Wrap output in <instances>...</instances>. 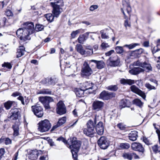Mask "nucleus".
Instances as JSON below:
<instances>
[{"mask_svg":"<svg viewBox=\"0 0 160 160\" xmlns=\"http://www.w3.org/2000/svg\"><path fill=\"white\" fill-rule=\"evenodd\" d=\"M74 91L76 96L79 97H82L84 96V92H85L84 89L80 88H76L74 89Z\"/></svg>","mask_w":160,"mask_h":160,"instance_id":"30","label":"nucleus"},{"mask_svg":"<svg viewBox=\"0 0 160 160\" xmlns=\"http://www.w3.org/2000/svg\"><path fill=\"white\" fill-rule=\"evenodd\" d=\"M100 33L101 34V38L102 39H108L109 37L106 33H104V30H102L100 31Z\"/></svg>","mask_w":160,"mask_h":160,"instance_id":"47","label":"nucleus"},{"mask_svg":"<svg viewBox=\"0 0 160 160\" xmlns=\"http://www.w3.org/2000/svg\"><path fill=\"white\" fill-rule=\"evenodd\" d=\"M121 10L123 13L124 18L126 20L124 21V25L127 29L128 27H130L131 24L129 20H130L131 12V8L130 5L128 4H127L126 6L124 7L123 8H122Z\"/></svg>","mask_w":160,"mask_h":160,"instance_id":"3","label":"nucleus"},{"mask_svg":"<svg viewBox=\"0 0 160 160\" xmlns=\"http://www.w3.org/2000/svg\"><path fill=\"white\" fill-rule=\"evenodd\" d=\"M101 46L104 49L107 48L109 47V45L107 43L103 42L102 43Z\"/></svg>","mask_w":160,"mask_h":160,"instance_id":"59","label":"nucleus"},{"mask_svg":"<svg viewBox=\"0 0 160 160\" xmlns=\"http://www.w3.org/2000/svg\"><path fill=\"white\" fill-rule=\"evenodd\" d=\"M139 44L138 43H132L129 45H126L125 46L128 48L129 49H132L135 47L137 46H138Z\"/></svg>","mask_w":160,"mask_h":160,"instance_id":"43","label":"nucleus"},{"mask_svg":"<svg viewBox=\"0 0 160 160\" xmlns=\"http://www.w3.org/2000/svg\"><path fill=\"white\" fill-rule=\"evenodd\" d=\"M158 60L157 61L156 66L158 69H160V56L158 58Z\"/></svg>","mask_w":160,"mask_h":160,"instance_id":"61","label":"nucleus"},{"mask_svg":"<svg viewBox=\"0 0 160 160\" xmlns=\"http://www.w3.org/2000/svg\"><path fill=\"white\" fill-rule=\"evenodd\" d=\"M99 117L95 116L93 118V120L91 119L89 120L87 122V128L95 129L97 122L98 121Z\"/></svg>","mask_w":160,"mask_h":160,"instance_id":"21","label":"nucleus"},{"mask_svg":"<svg viewBox=\"0 0 160 160\" xmlns=\"http://www.w3.org/2000/svg\"><path fill=\"white\" fill-rule=\"evenodd\" d=\"M18 152H16L14 154L13 158L12 159V160H17L18 158Z\"/></svg>","mask_w":160,"mask_h":160,"instance_id":"64","label":"nucleus"},{"mask_svg":"<svg viewBox=\"0 0 160 160\" xmlns=\"http://www.w3.org/2000/svg\"><path fill=\"white\" fill-rule=\"evenodd\" d=\"M116 52L118 53H121L123 52V48L121 46H117L115 48Z\"/></svg>","mask_w":160,"mask_h":160,"instance_id":"45","label":"nucleus"},{"mask_svg":"<svg viewBox=\"0 0 160 160\" xmlns=\"http://www.w3.org/2000/svg\"><path fill=\"white\" fill-rule=\"evenodd\" d=\"M6 19L5 17H3L2 18L1 21V22H0V24L2 26L5 25Z\"/></svg>","mask_w":160,"mask_h":160,"instance_id":"57","label":"nucleus"},{"mask_svg":"<svg viewBox=\"0 0 160 160\" xmlns=\"http://www.w3.org/2000/svg\"><path fill=\"white\" fill-rule=\"evenodd\" d=\"M145 87L148 89L149 90H155L156 89V87L154 85H152L148 82H147L145 85Z\"/></svg>","mask_w":160,"mask_h":160,"instance_id":"38","label":"nucleus"},{"mask_svg":"<svg viewBox=\"0 0 160 160\" xmlns=\"http://www.w3.org/2000/svg\"><path fill=\"white\" fill-rule=\"evenodd\" d=\"M117 127L121 130H124L126 128V125L122 123H118L117 125Z\"/></svg>","mask_w":160,"mask_h":160,"instance_id":"46","label":"nucleus"},{"mask_svg":"<svg viewBox=\"0 0 160 160\" xmlns=\"http://www.w3.org/2000/svg\"><path fill=\"white\" fill-rule=\"evenodd\" d=\"M81 75L84 78H88L92 74L93 71L86 60L84 61L81 69Z\"/></svg>","mask_w":160,"mask_h":160,"instance_id":"4","label":"nucleus"},{"mask_svg":"<svg viewBox=\"0 0 160 160\" xmlns=\"http://www.w3.org/2000/svg\"><path fill=\"white\" fill-rule=\"evenodd\" d=\"M84 134H86L87 136L90 137H93L94 134L95 133V129L92 128H84L83 130Z\"/></svg>","mask_w":160,"mask_h":160,"instance_id":"24","label":"nucleus"},{"mask_svg":"<svg viewBox=\"0 0 160 160\" xmlns=\"http://www.w3.org/2000/svg\"><path fill=\"white\" fill-rule=\"evenodd\" d=\"M114 52V51L113 50H112L108 52L105 53V55L107 56H109L112 54Z\"/></svg>","mask_w":160,"mask_h":160,"instance_id":"60","label":"nucleus"},{"mask_svg":"<svg viewBox=\"0 0 160 160\" xmlns=\"http://www.w3.org/2000/svg\"><path fill=\"white\" fill-rule=\"evenodd\" d=\"M4 106L7 110L9 109L12 106L14 108L17 106V102L14 101L8 100L4 102L3 104Z\"/></svg>","mask_w":160,"mask_h":160,"instance_id":"23","label":"nucleus"},{"mask_svg":"<svg viewBox=\"0 0 160 160\" xmlns=\"http://www.w3.org/2000/svg\"><path fill=\"white\" fill-rule=\"evenodd\" d=\"M89 33H95V32H87L82 35L79 36L78 38V42L80 43L83 44L88 39Z\"/></svg>","mask_w":160,"mask_h":160,"instance_id":"25","label":"nucleus"},{"mask_svg":"<svg viewBox=\"0 0 160 160\" xmlns=\"http://www.w3.org/2000/svg\"><path fill=\"white\" fill-rule=\"evenodd\" d=\"M5 14L8 17H12L13 16V13L9 10H7L5 11Z\"/></svg>","mask_w":160,"mask_h":160,"instance_id":"50","label":"nucleus"},{"mask_svg":"<svg viewBox=\"0 0 160 160\" xmlns=\"http://www.w3.org/2000/svg\"><path fill=\"white\" fill-rule=\"evenodd\" d=\"M32 111L34 115L38 118L42 117L43 115L42 107L38 103L31 107Z\"/></svg>","mask_w":160,"mask_h":160,"instance_id":"8","label":"nucleus"},{"mask_svg":"<svg viewBox=\"0 0 160 160\" xmlns=\"http://www.w3.org/2000/svg\"><path fill=\"white\" fill-rule=\"evenodd\" d=\"M57 140L59 141H62L66 144H68V141H67L65 138H64L62 136H61L60 137L58 138L57 139Z\"/></svg>","mask_w":160,"mask_h":160,"instance_id":"53","label":"nucleus"},{"mask_svg":"<svg viewBox=\"0 0 160 160\" xmlns=\"http://www.w3.org/2000/svg\"><path fill=\"white\" fill-rule=\"evenodd\" d=\"M39 94H51V90L49 89H43L39 92Z\"/></svg>","mask_w":160,"mask_h":160,"instance_id":"37","label":"nucleus"},{"mask_svg":"<svg viewBox=\"0 0 160 160\" xmlns=\"http://www.w3.org/2000/svg\"><path fill=\"white\" fill-rule=\"evenodd\" d=\"M76 49L77 52L82 55L85 54V50L83 49L82 46L81 44H78L76 46Z\"/></svg>","mask_w":160,"mask_h":160,"instance_id":"34","label":"nucleus"},{"mask_svg":"<svg viewBox=\"0 0 160 160\" xmlns=\"http://www.w3.org/2000/svg\"><path fill=\"white\" fill-rule=\"evenodd\" d=\"M98 8L97 5H93L91 6L90 8V10L91 11H93L95 9H97Z\"/></svg>","mask_w":160,"mask_h":160,"instance_id":"58","label":"nucleus"},{"mask_svg":"<svg viewBox=\"0 0 160 160\" xmlns=\"http://www.w3.org/2000/svg\"><path fill=\"white\" fill-rule=\"evenodd\" d=\"M38 129L42 132H47L50 129L51 125L49 121L47 119L42 121L38 123Z\"/></svg>","mask_w":160,"mask_h":160,"instance_id":"5","label":"nucleus"},{"mask_svg":"<svg viewBox=\"0 0 160 160\" xmlns=\"http://www.w3.org/2000/svg\"><path fill=\"white\" fill-rule=\"evenodd\" d=\"M41 150L38 151L37 150H33L31 151L28 155V158L32 160H36L39 153H41Z\"/></svg>","mask_w":160,"mask_h":160,"instance_id":"20","label":"nucleus"},{"mask_svg":"<svg viewBox=\"0 0 160 160\" xmlns=\"http://www.w3.org/2000/svg\"><path fill=\"white\" fill-rule=\"evenodd\" d=\"M120 82L121 84L123 85L128 84L131 85L134 83V80L130 79H125L124 78L120 80Z\"/></svg>","mask_w":160,"mask_h":160,"instance_id":"33","label":"nucleus"},{"mask_svg":"<svg viewBox=\"0 0 160 160\" xmlns=\"http://www.w3.org/2000/svg\"><path fill=\"white\" fill-rule=\"evenodd\" d=\"M107 61L108 65L111 67H115L119 65L120 59L117 55L114 54L110 57Z\"/></svg>","mask_w":160,"mask_h":160,"instance_id":"6","label":"nucleus"},{"mask_svg":"<svg viewBox=\"0 0 160 160\" xmlns=\"http://www.w3.org/2000/svg\"><path fill=\"white\" fill-rule=\"evenodd\" d=\"M79 32L78 30H76L73 31L71 34V36L72 38H74L76 35Z\"/></svg>","mask_w":160,"mask_h":160,"instance_id":"55","label":"nucleus"},{"mask_svg":"<svg viewBox=\"0 0 160 160\" xmlns=\"http://www.w3.org/2000/svg\"><path fill=\"white\" fill-rule=\"evenodd\" d=\"M56 110L57 113L60 115L66 113V108L63 102L61 101H59L57 103Z\"/></svg>","mask_w":160,"mask_h":160,"instance_id":"14","label":"nucleus"},{"mask_svg":"<svg viewBox=\"0 0 160 160\" xmlns=\"http://www.w3.org/2000/svg\"><path fill=\"white\" fill-rule=\"evenodd\" d=\"M48 142L51 146H55L54 142H53L52 139H49L48 140Z\"/></svg>","mask_w":160,"mask_h":160,"instance_id":"62","label":"nucleus"},{"mask_svg":"<svg viewBox=\"0 0 160 160\" xmlns=\"http://www.w3.org/2000/svg\"><path fill=\"white\" fill-rule=\"evenodd\" d=\"M104 103L103 102L98 100H95L92 103V109L97 111L101 110L103 107Z\"/></svg>","mask_w":160,"mask_h":160,"instance_id":"16","label":"nucleus"},{"mask_svg":"<svg viewBox=\"0 0 160 160\" xmlns=\"http://www.w3.org/2000/svg\"><path fill=\"white\" fill-rule=\"evenodd\" d=\"M131 91L132 92L138 94L143 99H145L146 97V95L145 93L141 90L138 88L134 85H132L130 87Z\"/></svg>","mask_w":160,"mask_h":160,"instance_id":"19","label":"nucleus"},{"mask_svg":"<svg viewBox=\"0 0 160 160\" xmlns=\"http://www.w3.org/2000/svg\"><path fill=\"white\" fill-rule=\"evenodd\" d=\"M54 15H53L51 13H48L45 15V17L47 18L48 21L52 22L53 21L54 17L55 15L53 14Z\"/></svg>","mask_w":160,"mask_h":160,"instance_id":"39","label":"nucleus"},{"mask_svg":"<svg viewBox=\"0 0 160 160\" xmlns=\"http://www.w3.org/2000/svg\"><path fill=\"white\" fill-rule=\"evenodd\" d=\"M10 112L11 115L8 116V118L17 120L21 117V110L19 108H12Z\"/></svg>","mask_w":160,"mask_h":160,"instance_id":"10","label":"nucleus"},{"mask_svg":"<svg viewBox=\"0 0 160 160\" xmlns=\"http://www.w3.org/2000/svg\"><path fill=\"white\" fill-rule=\"evenodd\" d=\"M133 153H124L123 154L122 156L124 159H127L128 160H132Z\"/></svg>","mask_w":160,"mask_h":160,"instance_id":"36","label":"nucleus"},{"mask_svg":"<svg viewBox=\"0 0 160 160\" xmlns=\"http://www.w3.org/2000/svg\"><path fill=\"white\" fill-rule=\"evenodd\" d=\"M93 84L90 82H86L83 83L82 88L84 89L86 93H92V91H90V90L93 89Z\"/></svg>","mask_w":160,"mask_h":160,"instance_id":"18","label":"nucleus"},{"mask_svg":"<svg viewBox=\"0 0 160 160\" xmlns=\"http://www.w3.org/2000/svg\"><path fill=\"white\" fill-rule=\"evenodd\" d=\"M23 27L18 29L16 32V34L20 39L23 41L30 40V35L33 33L35 30L37 32L43 30L44 26L42 25L37 24L34 29V24L32 22H27L23 24Z\"/></svg>","mask_w":160,"mask_h":160,"instance_id":"1","label":"nucleus"},{"mask_svg":"<svg viewBox=\"0 0 160 160\" xmlns=\"http://www.w3.org/2000/svg\"><path fill=\"white\" fill-rule=\"evenodd\" d=\"M144 70L139 67H134L131 70H129V72L133 75H137L140 72H143Z\"/></svg>","mask_w":160,"mask_h":160,"instance_id":"28","label":"nucleus"},{"mask_svg":"<svg viewBox=\"0 0 160 160\" xmlns=\"http://www.w3.org/2000/svg\"><path fill=\"white\" fill-rule=\"evenodd\" d=\"M119 147L122 149H127L130 147V145L127 143H121L120 144Z\"/></svg>","mask_w":160,"mask_h":160,"instance_id":"41","label":"nucleus"},{"mask_svg":"<svg viewBox=\"0 0 160 160\" xmlns=\"http://www.w3.org/2000/svg\"><path fill=\"white\" fill-rule=\"evenodd\" d=\"M118 89L117 85H112L108 87V89L113 91H116Z\"/></svg>","mask_w":160,"mask_h":160,"instance_id":"42","label":"nucleus"},{"mask_svg":"<svg viewBox=\"0 0 160 160\" xmlns=\"http://www.w3.org/2000/svg\"><path fill=\"white\" fill-rule=\"evenodd\" d=\"M24 100H25V104L27 105L29 103V100L28 98V97H27L26 96H25L24 97Z\"/></svg>","mask_w":160,"mask_h":160,"instance_id":"63","label":"nucleus"},{"mask_svg":"<svg viewBox=\"0 0 160 160\" xmlns=\"http://www.w3.org/2000/svg\"><path fill=\"white\" fill-rule=\"evenodd\" d=\"M138 137V132L136 131H133L128 135L129 139L132 141H135Z\"/></svg>","mask_w":160,"mask_h":160,"instance_id":"31","label":"nucleus"},{"mask_svg":"<svg viewBox=\"0 0 160 160\" xmlns=\"http://www.w3.org/2000/svg\"><path fill=\"white\" fill-rule=\"evenodd\" d=\"M131 148L132 150L138 151L143 153L145 150L142 145L138 142H134L132 143Z\"/></svg>","mask_w":160,"mask_h":160,"instance_id":"17","label":"nucleus"},{"mask_svg":"<svg viewBox=\"0 0 160 160\" xmlns=\"http://www.w3.org/2000/svg\"><path fill=\"white\" fill-rule=\"evenodd\" d=\"M91 62H94L98 69H101L104 68V63L102 61L92 60L90 63Z\"/></svg>","mask_w":160,"mask_h":160,"instance_id":"29","label":"nucleus"},{"mask_svg":"<svg viewBox=\"0 0 160 160\" xmlns=\"http://www.w3.org/2000/svg\"><path fill=\"white\" fill-rule=\"evenodd\" d=\"M98 144L101 148L105 149L109 146V141L106 137L102 136L98 140Z\"/></svg>","mask_w":160,"mask_h":160,"instance_id":"9","label":"nucleus"},{"mask_svg":"<svg viewBox=\"0 0 160 160\" xmlns=\"http://www.w3.org/2000/svg\"><path fill=\"white\" fill-rule=\"evenodd\" d=\"M39 100L43 104L45 108L46 109H50L49 103L54 101L53 98L49 96L40 97Z\"/></svg>","mask_w":160,"mask_h":160,"instance_id":"7","label":"nucleus"},{"mask_svg":"<svg viewBox=\"0 0 160 160\" xmlns=\"http://www.w3.org/2000/svg\"><path fill=\"white\" fill-rule=\"evenodd\" d=\"M72 145L69 146L70 148H72L71 150H76V152H78L81 146V142L77 140L76 138H73L70 139Z\"/></svg>","mask_w":160,"mask_h":160,"instance_id":"11","label":"nucleus"},{"mask_svg":"<svg viewBox=\"0 0 160 160\" xmlns=\"http://www.w3.org/2000/svg\"><path fill=\"white\" fill-rule=\"evenodd\" d=\"M12 128L13 131V136L15 137L17 136L19 134V125L16 123L12 125Z\"/></svg>","mask_w":160,"mask_h":160,"instance_id":"32","label":"nucleus"},{"mask_svg":"<svg viewBox=\"0 0 160 160\" xmlns=\"http://www.w3.org/2000/svg\"><path fill=\"white\" fill-rule=\"evenodd\" d=\"M96 131L97 133L100 135H102L104 132L103 123L101 121L99 122L96 125Z\"/></svg>","mask_w":160,"mask_h":160,"instance_id":"22","label":"nucleus"},{"mask_svg":"<svg viewBox=\"0 0 160 160\" xmlns=\"http://www.w3.org/2000/svg\"><path fill=\"white\" fill-rule=\"evenodd\" d=\"M149 80L151 82H153V85H154L156 87H157L158 85V81L156 80L155 79L151 78H150Z\"/></svg>","mask_w":160,"mask_h":160,"instance_id":"49","label":"nucleus"},{"mask_svg":"<svg viewBox=\"0 0 160 160\" xmlns=\"http://www.w3.org/2000/svg\"><path fill=\"white\" fill-rule=\"evenodd\" d=\"M71 152L72 153L73 158L74 160H78V154L77 153L78 152H76V150H71Z\"/></svg>","mask_w":160,"mask_h":160,"instance_id":"44","label":"nucleus"},{"mask_svg":"<svg viewBox=\"0 0 160 160\" xmlns=\"http://www.w3.org/2000/svg\"><path fill=\"white\" fill-rule=\"evenodd\" d=\"M115 93L114 92H109L103 91L99 95V98L103 100H108L115 96Z\"/></svg>","mask_w":160,"mask_h":160,"instance_id":"12","label":"nucleus"},{"mask_svg":"<svg viewBox=\"0 0 160 160\" xmlns=\"http://www.w3.org/2000/svg\"><path fill=\"white\" fill-rule=\"evenodd\" d=\"M51 5L53 8L52 12L56 17H58L62 11V9L60 8L64 5L63 0H50Z\"/></svg>","mask_w":160,"mask_h":160,"instance_id":"2","label":"nucleus"},{"mask_svg":"<svg viewBox=\"0 0 160 160\" xmlns=\"http://www.w3.org/2000/svg\"><path fill=\"white\" fill-rule=\"evenodd\" d=\"M136 65L144 68L147 72L152 71V68L149 63L145 62H140L138 60L136 62Z\"/></svg>","mask_w":160,"mask_h":160,"instance_id":"13","label":"nucleus"},{"mask_svg":"<svg viewBox=\"0 0 160 160\" xmlns=\"http://www.w3.org/2000/svg\"><path fill=\"white\" fill-rule=\"evenodd\" d=\"M58 79L55 77H48L45 79L44 84L47 86H53L58 82Z\"/></svg>","mask_w":160,"mask_h":160,"instance_id":"15","label":"nucleus"},{"mask_svg":"<svg viewBox=\"0 0 160 160\" xmlns=\"http://www.w3.org/2000/svg\"><path fill=\"white\" fill-rule=\"evenodd\" d=\"M25 48L23 46H20L17 49L16 57L18 58L21 57L24 54Z\"/></svg>","mask_w":160,"mask_h":160,"instance_id":"27","label":"nucleus"},{"mask_svg":"<svg viewBox=\"0 0 160 160\" xmlns=\"http://www.w3.org/2000/svg\"><path fill=\"white\" fill-rule=\"evenodd\" d=\"M144 51V50L142 48H140L139 49L136 50L132 52L131 53V55L133 56V55L136 54V55H140L142 54ZM138 55H136V56L137 57Z\"/></svg>","mask_w":160,"mask_h":160,"instance_id":"40","label":"nucleus"},{"mask_svg":"<svg viewBox=\"0 0 160 160\" xmlns=\"http://www.w3.org/2000/svg\"><path fill=\"white\" fill-rule=\"evenodd\" d=\"M133 104L138 106L140 108H142L143 106V103L142 102L141 100L139 99L136 98L132 101Z\"/></svg>","mask_w":160,"mask_h":160,"instance_id":"35","label":"nucleus"},{"mask_svg":"<svg viewBox=\"0 0 160 160\" xmlns=\"http://www.w3.org/2000/svg\"><path fill=\"white\" fill-rule=\"evenodd\" d=\"M18 99L21 101L23 105H24L25 104V103L24 101V98L22 96H19L18 98Z\"/></svg>","mask_w":160,"mask_h":160,"instance_id":"56","label":"nucleus"},{"mask_svg":"<svg viewBox=\"0 0 160 160\" xmlns=\"http://www.w3.org/2000/svg\"><path fill=\"white\" fill-rule=\"evenodd\" d=\"M4 143L6 145H9L12 143V140L8 138H5Z\"/></svg>","mask_w":160,"mask_h":160,"instance_id":"51","label":"nucleus"},{"mask_svg":"<svg viewBox=\"0 0 160 160\" xmlns=\"http://www.w3.org/2000/svg\"><path fill=\"white\" fill-rule=\"evenodd\" d=\"M66 120V118L65 117H63L59 119L57 124L52 127V128L51 129V131L54 130L55 129L64 124Z\"/></svg>","mask_w":160,"mask_h":160,"instance_id":"26","label":"nucleus"},{"mask_svg":"<svg viewBox=\"0 0 160 160\" xmlns=\"http://www.w3.org/2000/svg\"><path fill=\"white\" fill-rule=\"evenodd\" d=\"M85 55H91L93 53L92 49H88L85 50Z\"/></svg>","mask_w":160,"mask_h":160,"instance_id":"52","label":"nucleus"},{"mask_svg":"<svg viewBox=\"0 0 160 160\" xmlns=\"http://www.w3.org/2000/svg\"><path fill=\"white\" fill-rule=\"evenodd\" d=\"M2 67H6L8 69H11L12 67V66L10 63L7 62H4L2 65Z\"/></svg>","mask_w":160,"mask_h":160,"instance_id":"48","label":"nucleus"},{"mask_svg":"<svg viewBox=\"0 0 160 160\" xmlns=\"http://www.w3.org/2000/svg\"><path fill=\"white\" fill-rule=\"evenodd\" d=\"M5 153V150L4 148H0V160L2 158V156Z\"/></svg>","mask_w":160,"mask_h":160,"instance_id":"54","label":"nucleus"}]
</instances>
